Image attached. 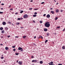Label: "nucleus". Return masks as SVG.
I'll return each mask as SVG.
<instances>
[{
  "instance_id": "1",
  "label": "nucleus",
  "mask_w": 65,
  "mask_h": 65,
  "mask_svg": "<svg viewBox=\"0 0 65 65\" xmlns=\"http://www.w3.org/2000/svg\"><path fill=\"white\" fill-rule=\"evenodd\" d=\"M50 26V23L48 22L46 23L45 24V26L46 27H48V28Z\"/></svg>"
},
{
  "instance_id": "2",
  "label": "nucleus",
  "mask_w": 65,
  "mask_h": 65,
  "mask_svg": "<svg viewBox=\"0 0 65 65\" xmlns=\"http://www.w3.org/2000/svg\"><path fill=\"white\" fill-rule=\"evenodd\" d=\"M37 61H38V60H34L32 61V62L33 63L34 62H35V63H37Z\"/></svg>"
},
{
  "instance_id": "3",
  "label": "nucleus",
  "mask_w": 65,
  "mask_h": 65,
  "mask_svg": "<svg viewBox=\"0 0 65 65\" xmlns=\"http://www.w3.org/2000/svg\"><path fill=\"white\" fill-rule=\"evenodd\" d=\"M28 17V15L27 14H25L24 16H23V18H24L25 19H26Z\"/></svg>"
},
{
  "instance_id": "4",
  "label": "nucleus",
  "mask_w": 65,
  "mask_h": 65,
  "mask_svg": "<svg viewBox=\"0 0 65 65\" xmlns=\"http://www.w3.org/2000/svg\"><path fill=\"white\" fill-rule=\"evenodd\" d=\"M18 50H21V51H23V48H21L20 47H19L18 48Z\"/></svg>"
},
{
  "instance_id": "5",
  "label": "nucleus",
  "mask_w": 65,
  "mask_h": 65,
  "mask_svg": "<svg viewBox=\"0 0 65 65\" xmlns=\"http://www.w3.org/2000/svg\"><path fill=\"white\" fill-rule=\"evenodd\" d=\"M22 63H23V62H22V61H19L18 62V64H19V65H22Z\"/></svg>"
},
{
  "instance_id": "6",
  "label": "nucleus",
  "mask_w": 65,
  "mask_h": 65,
  "mask_svg": "<svg viewBox=\"0 0 65 65\" xmlns=\"http://www.w3.org/2000/svg\"><path fill=\"white\" fill-rule=\"evenodd\" d=\"M46 18H50V15L49 14L47 15H46Z\"/></svg>"
},
{
  "instance_id": "7",
  "label": "nucleus",
  "mask_w": 65,
  "mask_h": 65,
  "mask_svg": "<svg viewBox=\"0 0 65 65\" xmlns=\"http://www.w3.org/2000/svg\"><path fill=\"white\" fill-rule=\"evenodd\" d=\"M6 22H3L2 23V24L3 25H6Z\"/></svg>"
},
{
  "instance_id": "8",
  "label": "nucleus",
  "mask_w": 65,
  "mask_h": 65,
  "mask_svg": "<svg viewBox=\"0 0 65 65\" xmlns=\"http://www.w3.org/2000/svg\"><path fill=\"white\" fill-rule=\"evenodd\" d=\"M51 12L52 13V14H54L55 12L54 11H51Z\"/></svg>"
},
{
  "instance_id": "9",
  "label": "nucleus",
  "mask_w": 65,
  "mask_h": 65,
  "mask_svg": "<svg viewBox=\"0 0 65 65\" xmlns=\"http://www.w3.org/2000/svg\"><path fill=\"white\" fill-rule=\"evenodd\" d=\"M62 48L63 49V50H65V46H62Z\"/></svg>"
},
{
  "instance_id": "10",
  "label": "nucleus",
  "mask_w": 65,
  "mask_h": 65,
  "mask_svg": "<svg viewBox=\"0 0 65 65\" xmlns=\"http://www.w3.org/2000/svg\"><path fill=\"white\" fill-rule=\"evenodd\" d=\"M6 50H8V47H6L5 48Z\"/></svg>"
},
{
  "instance_id": "11",
  "label": "nucleus",
  "mask_w": 65,
  "mask_h": 65,
  "mask_svg": "<svg viewBox=\"0 0 65 65\" xmlns=\"http://www.w3.org/2000/svg\"><path fill=\"white\" fill-rule=\"evenodd\" d=\"M44 31H47V29L46 28H45L44 29Z\"/></svg>"
},
{
  "instance_id": "12",
  "label": "nucleus",
  "mask_w": 65,
  "mask_h": 65,
  "mask_svg": "<svg viewBox=\"0 0 65 65\" xmlns=\"http://www.w3.org/2000/svg\"><path fill=\"white\" fill-rule=\"evenodd\" d=\"M4 32H5V31H4V30H3L1 31L2 33H4Z\"/></svg>"
},
{
  "instance_id": "13",
  "label": "nucleus",
  "mask_w": 65,
  "mask_h": 65,
  "mask_svg": "<svg viewBox=\"0 0 65 65\" xmlns=\"http://www.w3.org/2000/svg\"><path fill=\"white\" fill-rule=\"evenodd\" d=\"M40 64H42L43 63V61H40Z\"/></svg>"
},
{
  "instance_id": "14",
  "label": "nucleus",
  "mask_w": 65,
  "mask_h": 65,
  "mask_svg": "<svg viewBox=\"0 0 65 65\" xmlns=\"http://www.w3.org/2000/svg\"><path fill=\"white\" fill-rule=\"evenodd\" d=\"M56 12H59V10L58 9L56 10Z\"/></svg>"
},
{
  "instance_id": "15",
  "label": "nucleus",
  "mask_w": 65,
  "mask_h": 65,
  "mask_svg": "<svg viewBox=\"0 0 65 65\" xmlns=\"http://www.w3.org/2000/svg\"><path fill=\"white\" fill-rule=\"evenodd\" d=\"M3 29V27H1L0 28V30H2Z\"/></svg>"
},
{
  "instance_id": "16",
  "label": "nucleus",
  "mask_w": 65,
  "mask_h": 65,
  "mask_svg": "<svg viewBox=\"0 0 65 65\" xmlns=\"http://www.w3.org/2000/svg\"><path fill=\"white\" fill-rule=\"evenodd\" d=\"M5 30H8V28L5 27Z\"/></svg>"
},
{
  "instance_id": "17",
  "label": "nucleus",
  "mask_w": 65,
  "mask_h": 65,
  "mask_svg": "<svg viewBox=\"0 0 65 65\" xmlns=\"http://www.w3.org/2000/svg\"><path fill=\"white\" fill-rule=\"evenodd\" d=\"M23 12H24V11H20V13H23Z\"/></svg>"
},
{
  "instance_id": "18",
  "label": "nucleus",
  "mask_w": 65,
  "mask_h": 65,
  "mask_svg": "<svg viewBox=\"0 0 65 65\" xmlns=\"http://www.w3.org/2000/svg\"><path fill=\"white\" fill-rule=\"evenodd\" d=\"M36 16H37V15H33V17H36Z\"/></svg>"
},
{
  "instance_id": "19",
  "label": "nucleus",
  "mask_w": 65,
  "mask_h": 65,
  "mask_svg": "<svg viewBox=\"0 0 65 65\" xmlns=\"http://www.w3.org/2000/svg\"><path fill=\"white\" fill-rule=\"evenodd\" d=\"M26 37V36H24L23 37V38H25Z\"/></svg>"
},
{
  "instance_id": "20",
  "label": "nucleus",
  "mask_w": 65,
  "mask_h": 65,
  "mask_svg": "<svg viewBox=\"0 0 65 65\" xmlns=\"http://www.w3.org/2000/svg\"><path fill=\"white\" fill-rule=\"evenodd\" d=\"M58 20V17H57L55 18V20Z\"/></svg>"
},
{
  "instance_id": "21",
  "label": "nucleus",
  "mask_w": 65,
  "mask_h": 65,
  "mask_svg": "<svg viewBox=\"0 0 65 65\" xmlns=\"http://www.w3.org/2000/svg\"><path fill=\"white\" fill-rule=\"evenodd\" d=\"M8 24H11V22L10 21L8 22Z\"/></svg>"
},
{
  "instance_id": "22",
  "label": "nucleus",
  "mask_w": 65,
  "mask_h": 65,
  "mask_svg": "<svg viewBox=\"0 0 65 65\" xmlns=\"http://www.w3.org/2000/svg\"><path fill=\"white\" fill-rule=\"evenodd\" d=\"M48 64H49V65H54V64H52L51 63H48Z\"/></svg>"
},
{
  "instance_id": "23",
  "label": "nucleus",
  "mask_w": 65,
  "mask_h": 65,
  "mask_svg": "<svg viewBox=\"0 0 65 65\" xmlns=\"http://www.w3.org/2000/svg\"><path fill=\"white\" fill-rule=\"evenodd\" d=\"M40 37L42 39H43V37L41 36H40Z\"/></svg>"
},
{
  "instance_id": "24",
  "label": "nucleus",
  "mask_w": 65,
  "mask_h": 65,
  "mask_svg": "<svg viewBox=\"0 0 65 65\" xmlns=\"http://www.w3.org/2000/svg\"><path fill=\"white\" fill-rule=\"evenodd\" d=\"M47 41H48V40H46L45 41V43H46V42H47Z\"/></svg>"
},
{
  "instance_id": "25",
  "label": "nucleus",
  "mask_w": 65,
  "mask_h": 65,
  "mask_svg": "<svg viewBox=\"0 0 65 65\" xmlns=\"http://www.w3.org/2000/svg\"><path fill=\"white\" fill-rule=\"evenodd\" d=\"M40 23H42V21H40Z\"/></svg>"
},
{
  "instance_id": "26",
  "label": "nucleus",
  "mask_w": 65,
  "mask_h": 65,
  "mask_svg": "<svg viewBox=\"0 0 65 65\" xmlns=\"http://www.w3.org/2000/svg\"><path fill=\"white\" fill-rule=\"evenodd\" d=\"M15 46H12V48H15Z\"/></svg>"
},
{
  "instance_id": "27",
  "label": "nucleus",
  "mask_w": 65,
  "mask_h": 65,
  "mask_svg": "<svg viewBox=\"0 0 65 65\" xmlns=\"http://www.w3.org/2000/svg\"><path fill=\"white\" fill-rule=\"evenodd\" d=\"M4 58V57H1V59H3Z\"/></svg>"
},
{
  "instance_id": "28",
  "label": "nucleus",
  "mask_w": 65,
  "mask_h": 65,
  "mask_svg": "<svg viewBox=\"0 0 65 65\" xmlns=\"http://www.w3.org/2000/svg\"><path fill=\"white\" fill-rule=\"evenodd\" d=\"M16 55H19V53H15Z\"/></svg>"
},
{
  "instance_id": "29",
  "label": "nucleus",
  "mask_w": 65,
  "mask_h": 65,
  "mask_svg": "<svg viewBox=\"0 0 65 65\" xmlns=\"http://www.w3.org/2000/svg\"><path fill=\"white\" fill-rule=\"evenodd\" d=\"M51 64H53L54 63V62H50Z\"/></svg>"
},
{
  "instance_id": "30",
  "label": "nucleus",
  "mask_w": 65,
  "mask_h": 65,
  "mask_svg": "<svg viewBox=\"0 0 65 65\" xmlns=\"http://www.w3.org/2000/svg\"><path fill=\"white\" fill-rule=\"evenodd\" d=\"M35 14H37V12H35L34 13Z\"/></svg>"
},
{
  "instance_id": "31",
  "label": "nucleus",
  "mask_w": 65,
  "mask_h": 65,
  "mask_svg": "<svg viewBox=\"0 0 65 65\" xmlns=\"http://www.w3.org/2000/svg\"><path fill=\"white\" fill-rule=\"evenodd\" d=\"M13 51H15L16 50L15 48H14L13 50Z\"/></svg>"
},
{
  "instance_id": "32",
  "label": "nucleus",
  "mask_w": 65,
  "mask_h": 65,
  "mask_svg": "<svg viewBox=\"0 0 65 65\" xmlns=\"http://www.w3.org/2000/svg\"><path fill=\"white\" fill-rule=\"evenodd\" d=\"M0 14H2V13H3V12L0 11Z\"/></svg>"
},
{
  "instance_id": "33",
  "label": "nucleus",
  "mask_w": 65,
  "mask_h": 65,
  "mask_svg": "<svg viewBox=\"0 0 65 65\" xmlns=\"http://www.w3.org/2000/svg\"><path fill=\"white\" fill-rule=\"evenodd\" d=\"M63 10H60V12H63Z\"/></svg>"
},
{
  "instance_id": "34",
  "label": "nucleus",
  "mask_w": 65,
  "mask_h": 65,
  "mask_svg": "<svg viewBox=\"0 0 65 65\" xmlns=\"http://www.w3.org/2000/svg\"><path fill=\"white\" fill-rule=\"evenodd\" d=\"M18 20H21V19L20 18H18Z\"/></svg>"
},
{
  "instance_id": "35",
  "label": "nucleus",
  "mask_w": 65,
  "mask_h": 65,
  "mask_svg": "<svg viewBox=\"0 0 65 65\" xmlns=\"http://www.w3.org/2000/svg\"><path fill=\"white\" fill-rule=\"evenodd\" d=\"M47 36H49V35H50V34H49L48 33H47Z\"/></svg>"
},
{
  "instance_id": "36",
  "label": "nucleus",
  "mask_w": 65,
  "mask_h": 65,
  "mask_svg": "<svg viewBox=\"0 0 65 65\" xmlns=\"http://www.w3.org/2000/svg\"><path fill=\"white\" fill-rule=\"evenodd\" d=\"M29 10H32V8H30L29 9Z\"/></svg>"
},
{
  "instance_id": "37",
  "label": "nucleus",
  "mask_w": 65,
  "mask_h": 65,
  "mask_svg": "<svg viewBox=\"0 0 65 65\" xmlns=\"http://www.w3.org/2000/svg\"><path fill=\"white\" fill-rule=\"evenodd\" d=\"M43 15L44 17H45V15H46V14H44Z\"/></svg>"
},
{
  "instance_id": "38",
  "label": "nucleus",
  "mask_w": 65,
  "mask_h": 65,
  "mask_svg": "<svg viewBox=\"0 0 65 65\" xmlns=\"http://www.w3.org/2000/svg\"><path fill=\"white\" fill-rule=\"evenodd\" d=\"M44 2H42L41 3V4H44Z\"/></svg>"
},
{
  "instance_id": "39",
  "label": "nucleus",
  "mask_w": 65,
  "mask_h": 65,
  "mask_svg": "<svg viewBox=\"0 0 65 65\" xmlns=\"http://www.w3.org/2000/svg\"><path fill=\"white\" fill-rule=\"evenodd\" d=\"M10 10H13V8H12V9H10Z\"/></svg>"
},
{
  "instance_id": "40",
  "label": "nucleus",
  "mask_w": 65,
  "mask_h": 65,
  "mask_svg": "<svg viewBox=\"0 0 65 65\" xmlns=\"http://www.w3.org/2000/svg\"><path fill=\"white\" fill-rule=\"evenodd\" d=\"M60 28V26H58L57 27V28Z\"/></svg>"
},
{
  "instance_id": "41",
  "label": "nucleus",
  "mask_w": 65,
  "mask_h": 65,
  "mask_svg": "<svg viewBox=\"0 0 65 65\" xmlns=\"http://www.w3.org/2000/svg\"><path fill=\"white\" fill-rule=\"evenodd\" d=\"M1 10H3V8H1Z\"/></svg>"
},
{
  "instance_id": "42",
  "label": "nucleus",
  "mask_w": 65,
  "mask_h": 65,
  "mask_svg": "<svg viewBox=\"0 0 65 65\" xmlns=\"http://www.w3.org/2000/svg\"><path fill=\"white\" fill-rule=\"evenodd\" d=\"M33 22H34L35 23V21L34 20H33Z\"/></svg>"
},
{
  "instance_id": "43",
  "label": "nucleus",
  "mask_w": 65,
  "mask_h": 65,
  "mask_svg": "<svg viewBox=\"0 0 65 65\" xmlns=\"http://www.w3.org/2000/svg\"><path fill=\"white\" fill-rule=\"evenodd\" d=\"M15 37L16 38H18L19 37L18 36H15Z\"/></svg>"
},
{
  "instance_id": "44",
  "label": "nucleus",
  "mask_w": 65,
  "mask_h": 65,
  "mask_svg": "<svg viewBox=\"0 0 65 65\" xmlns=\"http://www.w3.org/2000/svg\"><path fill=\"white\" fill-rule=\"evenodd\" d=\"M58 65H62V64H58Z\"/></svg>"
},
{
  "instance_id": "45",
  "label": "nucleus",
  "mask_w": 65,
  "mask_h": 65,
  "mask_svg": "<svg viewBox=\"0 0 65 65\" xmlns=\"http://www.w3.org/2000/svg\"><path fill=\"white\" fill-rule=\"evenodd\" d=\"M19 24H20V23H17L18 25H19Z\"/></svg>"
},
{
  "instance_id": "46",
  "label": "nucleus",
  "mask_w": 65,
  "mask_h": 65,
  "mask_svg": "<svg viewBox=\"0 0 65 65\" xmlns=\"http://www.w3.org/2000/svg\"><path fill=\"white\" fill-rule=\"evenodd\" d=\"M21 28H24V27H20Z\"/></svg>"
},
{
  "instance_id": "47",
  "label": "nucleus",
  "mask_w": 65,
  "mask_h": 65,
  "mask_svg": "<svg viewBox=\"0 0 65 65\" xmlns=\"http://www.w3.org/2000/svg\"><path fill=\"white\" fill-rule=\"evenodd\" d=\"M18 14V12H16L15 13V14Z\"/></svg>"
},
{
  "instance_id": "48",
  "label": "nucleus",
  "mask_w": 65,
  "mask_h": 65,
  "mask_svg": "<svg viewBox=\"0 0 65 65\" xmlns=\"http://www.w3.org/2000/svg\"><path fill=\"white\" fill-rule=\"evenodd\" d=\"M53 9V8H50V9H51V10H52Z\"/></svg>"
},
{
  "instance_id": "49",
  "label": "nucleus",
  "mask_w": 65,
  "mask_h": 65,
  "mask_svg": "<svg viewBox=\"0 0 65 65\" xmlns=\"http://www.w3.org/2000/svg\"><path fill=\"white\" fill-rule=\"evenodd\" d=\"M65 30V29L64 28V29L63 30V31H64Z\"/></svg>"
},
{
  "instance_id": "50",
  "label": "nucleus",
  "mask_w": 65,
  "mask_h": 65,
  "mask_svg": "<svg viewBox=\"0 0 65 65\" xmlns=\"http://www.w3.org/2000/svg\"><path fill=\"white\" fill-rule=\"evenodd\" d=\"M8 38H9V37H10V36H8Z\"/></svg>"
},
{
  "instance_id": "51",
  "label": "nucleus",
  "mask_w": 65,
  "mask_h": 65,
  "mask_svg": "<svg viewBox=\"0 0 65 65\" xmlns=\"http://www.w3.org/2000/svg\"><path fill=\"white\" fill-rule=\"evenodd\" d=\"M23 18H20V20H23Z\"/></svg>"
},
{
  "instance_id": "52",
  "label": "nucleus",
  "mask_w": 65,
  "mask_h": 65,
  "mask_svg": "<svg viewBox=\"0 0 65 65\" xmlns=\"http://www.w3.org/2000/svg\"><path fill=\"white\" fill-rule=\"evenodd\" d=\"M1 5H4V4H1Z\"/></svg>"
},
{
  "instance_id": "53",
  "label": "nucleus",
  "mask_w": 65,
  "mask_h": 65,
  "mask_svg": "<svg viewBox=\"0 0 65 65\" xmlns=\"http://www.w3.org/2000/svg\"><path fill=\"white\" fill-rule=\"evenodd\" d=\"M38 10L37 9H34L35 10Z\"/></svg>"
},
{
  "instance_id": "54",
  "label": "nucleus",
  "mask_w": 65,
  "mask_h": 65,
  "mask_svg": "<svg viewBox=\"0 0 65 65\" xmlns=\"http://www.w3.org/2000/svg\"><path fill=\"white\" fill-rule=\"evenodd\" d=\"M59 4V3H57L56 4V5H58Z\"/></svg>"
},
{
  "instance_id": "55",
  "label": "nucleus",
  "mask_w": 65,
  "mask_h": 65,
  "mask_svg": "<svg viewBox=\"0 0 65 65\" xmlns=\"http://www.w3.org/2000/svg\"><path fill=\"white\" fill-rule=\"evenodd\" d=\"M31 58H33V56H31Z\"/></svg>"
},
{
  "instance_id": "56",
  "label": "nucleus",
  "mask_w": 65,
  "mask_h": 65,
  "mask_svg": "<svg viewBox=\"0 0 65 65\" xmlns=\"http://www.w3.org/2000/svg\"><path fill=\"white\" fill-rule=\"evenodd\" d=\"M10 7H11V5L9 6V8H10Z\"/></svg>"
},
{
  "instance_id": "57",
  "label": "nucleus",
  "mask_w": 65,
  "mask_h": 65,
  "mask_svg": "<svg viewBox=\"0 0 65 65\" xmlns=\"http://www.w3.org/2000/svg\"><path fill=\"white\" fill-rule=\"evenodd\" d=\"M0 45H1L2 46V45H3V44H1Z\"/></svg>"
},
{
  "instance_id": "58",
  "label": "nucleus",
  "mask_w": 65,
  "mask_h": 65,
  "mask_svg": "<svg viewBox=\"0 0 65 65\" xmlns=\"http://www.w3.org/2000/svg\"><path fill=\"white\" fill-rule=\"evenodd\" d=\"M36 36H35L34 37V38H36Z\"/></svg>"
},
{
  "instance_id": "59",
  "label": "nucleus",
  "mask_w": 65,
  "mask_h": 65,
  "mask_svg": "<svg viewBox=\"0 0 65 65\" xmlns=\"http://www.w3.org/2000/svg\"><path fill=\"white\" fill-rule=\"evenodd\" d=\"M30 2H33V1H32V0H31V1H30Z\"/></svg>"
},
{
  "instance_id": "60",
  "label": "nucleus",
  "mask_w": 65,
  "mask_h": 65,
  "mask_svg": "<svg viewBox=\"0 0 65 65\" xmlns=\"http://www.w3.org/2000/svg\"><path fill=\"white\" fill-rule=\"evenodd\" d=\"M18 60H17V63H18Z\"/></svg>"
},
{
  "instance_id": "61",
  "label": "nucleus",
  "mask_w": 65,
  "mask_h": 65,
  "mask_svg": "<svg viewBox=\"0 0 65 65\" xmlns=\"http://www.w3.org/2000/svg\"><path fill=\"white\" fill-rule=\"evenodd\" d=\"M54 1H55V2H56V1H55V0H54Z\"/></svg>"
},
{
  "instance_id": "62",
  "label": "nucleus",
  "mask_w": 65,
  "mask_h": 65,
  "mask_svg": "<svg viewBox=\"0 0 65 65\" xmlns=\"http://www.w3.org/2000/svg\"><path fill=\"white\" fill-rule=\"evenodd\" d=\"M3 37H1V38H3Z\"/></svg>"
},
{
  "instance_id": "63",
  "label": "nucleus",
  "mask_w": 65,
  "mask_h": 65,
  "mask_svg": "<svg viewBox=\"0 0 65 65\" xmlns=\"http://www.w3.org/2000/svg\"><path fill=\"white\" fill-rule=\"evenodd\" d=\"M40 38V37H38V38Z\"/></svg>"
},
{
  "instance_id": "64",
  "label": "nucleus",
  "mask_w": 65,
  "mask_h": 65,
  "mask_svg": "<svg viewBox=\"0 0 65 65\" xmlns=\"http://www.w3.org/2000/svg\"><path fill=\"white\" fill-rule=\"evenodd\" d=\"M12 14H13V13H13V12H12Z\"/></svg>"
}]
</instances>
